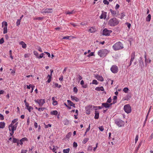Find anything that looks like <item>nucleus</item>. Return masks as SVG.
Segmentation results:
<instances>
[{"label": "nucleus", "mask_w": 153, "mask_h": 153, "mask_svg": "<svg viewBox=\"0 0 153 153\" xmlns=\"http://www.w3.org/2000/svg\"><path fill=\"white\" fill-rule=\"evenodd\" d=\"M119 23V21L115 18L111 19L108 21V25L111 27L117 25Z\"/></svg>", "instance_id": "obj_1"}, {"label": "nucleus", "mask_w": 153, "mask_h": 153, "mask_svg": "<svg viewBox=\"0 0 153 153\" xmlns=\"http://www.w3.org/2000/svg\"><path fill=\"white\" fill-rule=\"evenodd\" d=\"M71 100L73 101L75 100L76 102H78L79 101V99L75 96L71 95Z\"/></svg>", "instance_id": "obj_15"}, {"label": "nucleus", "mask_w": 153, "mask_h": 153, "mask_svg": "<svg viewBox=\"0 0 153 153\" xmlns=\"http://www.w3.org/2000/svg\"><path fill=\"white\" fill-rule=\"evenodd\" d=\"M111 97H110L107 100L106 102L107 103H110L111 101Z\"/></svg>", "instance_id": "obj_53"}, {"label": "nucleus", "mask_w": 153, "mask_h": 153, "mask_svg": "<svg viewBox=\"0 0 153 153\" xmlns=\"http://www.w3.org/2000/svg\"><path fill=\"white\" fill-rule=\"evenodd\" d=\"M131 95H127L126 99L124 100L128 101L131 98Z\"/></svg>", "instance_id": "obj_42"}, {"label": "nucleus", "mask_w": 153, "mask_h": 153, "mask_svg": "<svg viewBox=\"0 0 153 153\" xmlns=\"http://www.w3.org/2000/svg\"><path fill=\"white\" fill-rule=\"evenodd\" d=\"M115 123L119 127H122L124 125V122L120 119H116Z\"/></svg>", "instance_id": "obj_5"}, {"label": "nucleus", "mask_w": 153, "mask_h": 153, "mask_svg": "<svg viewBox=\"0 0 153 153\" xmlns=\"http://www.w3.org/2000/svg\"><path fill=\"white\" fill-rule=\"evenodd\" d=\"M98 143H96V147H94L93 149L94 151H95L96 150L97 148L98 147Z\"/></svg>", "instance_id": "obj_60"}, {"label": "nucleus", "mask_w": 153, "mask_h": 153, "mask_svg": "<svg viewBox=\"0 0 153 153\" xmlns=\"http://www.w3.org/2000/svg\"><path fill=\"white\" fill-rule=\"evenodd\" d=\"M123 48V44L120 42H117L112 46L113 49L115 51L122 49Z\"/></svg>", "instance_id": "obj_2"}, {"label": "nucleus", "mask_w": 153, "mask_h": 153, "mask_svg": "<svg viewBox=\"0 0 153 153\" xmlns=\"http://www.w3.org/2000/svg\"><path fill=\"white\" fill-rule=\"evenodd\" d=\"M0 119L1 120H3L4 119V117L3 115L1 114H0Z\"/></svg>", "instance_id": "obj_62"}, {"label": "nucleus", "mask_w": 153, "mask_h": 153, "mask_svg": "<svg viewBox=\"0 0 153 153\" xmlns=\"http://www.w3.org/2000/svg\"><path fill=\"white\" fill-rule=\"evenodd\" d=\"M89 31L91 33H94L96 31V29L94 27H92L90 28Z\"/></svg>", "instance_id": "obj_23"}, {"label": "nucleus", "mask_w": 153, "mask_h": 153, "mask_svg": "<svg viewBox=\"0 0 153 153\" xmlns=\"http://www.w3.org/2000/svg\"><path fill=\"white\" fill-rule=\"evenodd\" d=\"M75 11L74 10H73L71 11H68L66 13L67 14H71L75 13Z\"/></svg>", "instance_id": "obj_30"}, {"label": "nucleus", "mask_w": 153, "mask_h": 153, "mask_svg": "<svg viewBox=\"0 0 153 153\" xmlns=\"http://www.w3.org/2000/svg\"><path fill=\"white\" fill-rule=\"evenodd\" d=\"M21 140H22V141H27V139L26 138V137H23V138H22Z\"/></svg>", "instance_id": "obj_63"}, {"label": "nucleus", "mask_w": 153, "mask_h": 153, "mask_svg": "<svg viewBox=\"0 0 153 153\" xmlns=\"http://www.w3.org/2000/svg\"><path fill=\"white\" fill-rule=\"evenodd\" d=\"M95 77L98 81L102 82L104 80V79L102 76L97 75Z\"/></svg>", "instance_id": "obj_13"}, {"label": "nucleus", "mask_w": 153, "mask_h": 153, "mask_svg": "<svg viewBox=\"0 0 153 153\" xmlns=\"http://www.w3.org/2000/svg\"><path fill=\"white\" fill-rule=\"evenodd\" d=\"M7 27H4L3 33L5 34L7 33Z\"/></svg>", "instance_id": "obj_31"}, {"label": "nucleus", "mask_w": 153, "mask_h": 153, "mask_svg": "<svg viewBox=\"0 0 153 153\" xmlns=\"http://www.w3.org/2000/svg\"><path fill=\"white\" fill-rule=\"evenodd\" d=\"M112 104H108L107 103H103L102 104V105L103 107H104L105 108H109L112 105Z\"/></svg>", "instance_id": "obj_12"}, {"label": "nucleus", "mask_w": 153, "mask_h": 153, "mask_svg": "<svg viewBox=\"0 0 153 153\" xmlns=\"http://www.w3.org/2000/svg\"><path fill=\"white\" fill-rule=\"evenodd\" d=\"M95 90L98 91H104V89L102 86L97 87L95 88Z\"/></svg>", "instance_id": "obj_18"}, {"label": "nucleus", "mask_w": 153, "mask_h": 153, "mask_svg": "<svg viewBox=\"0 0 153 153\" xmlns=\"http://www.w3.org/2000/svg\"><path fill=\"white\" fill-rule=\"evenodd\" d=\"M27 152V150H22L21 153H26Z\"/></svg>", "instance_id": "obj_64"}, {"label": "nucleus", "mask_w": 153, "mask_h": 153, "mask_svg": "<svg viewBox=\"0 0 153 153\" xmlns=\"http://www.w3.org/2000/svg\"><path fill=\"white\" fill-rule=\"evenodd\" d=\"M33 53L37 58L39 56L38 53L36 51H34L33 52Z\"/></svg>", "instance_id": "obj_39"}, {"label": "nucleus", "mask_w": 153, "mask_h": 153, "mask_svg": "<svg viewBox=\"0 0 153 153\" xmlns=\"http://www.w3.org/2000/svg\"><path fill=\"white\" fill-rule=\"evenodd\" d=\"M99 129L101 131H103L104 130V128L102 126H101L99 127Z\"/></svg>", "instance_id": "obj_59"}, {"label": "nucleus", "mask_w": 153, "mask_h": 153, "mask_svg": "<svg viewBox=\"0 0 153 153\" xmlns=\"http://www.w3.org/2000/svg\"><path fill=\"white\" fill-rule=\"evenodd\" d=\"M45 109V108L44 107L39 108L38 109V111H43Z\"/></svg>", "instance_id": "obj_51"}, {"label": "nucleus", "mask_w": 153, "mask_h": 153, "mask_svg": "<svg viewBox=\"0 0 153 153\" xmlns=\"http://www.w3.org/2000/svg\"><path fill=\"white\" fill-rule=\"evenodd\" d=\"M128 88L127 87H125L123 89V91L125 93H128Z\"/></svg>", "instance_id": "obj_41"}, {"label": "nucleus", "mask_w": 153, "mask_h": 153, "mask_svg": "<svg viewBox=\"0 0 153 153\" xmlns=\"http://www.w3.org/2000/svg\"><path fill=\"white\" fill-rule=\"evenodd\" d=\"M94 56V53L93 52H91L90 53L88 54L87 56L88 57H90L92 56Z\"/></svg>", "instance_id": "obj_49"}, {"label": "nucleus", "mask_w": 153, "mask_h": 153, "mask_svg": "<svg viewBox=\"0 0 153 153\" xmlns=\"http://www.w3.org/2000/svg\"><path fill=\"white\" fill-rule=\"evenodd\" d=\"M120 18L121 19H123V17L125 16V13L124 12H123L121 13L120 14Z\"/></svg>", "instance_id": "obj_36"}, {"label": "nucleus", "mask_w": 153, "mask_h": 153, "mask_svg": "<svg viewBox=\"0 0 153 153\" xmlns=\"http://www.w3.org/2000/svg\"><path fill=\"white\" fill-rule=\"evenodd\" d=\"M92 84L95 85H97L98 84V82L96 80L94 79L93 80Z\"/></svg>", "instance_id": "obj_35"}, {"label": "nucleus", "mask_w": 153, "mask_h": 153, "mask_svg": "<svg viewBox=\"0 0 153 153\" xmlns=\"http://www.w3.org/2000/svg\"><path fill=\"white\" fill-rule=\"evenodd\" d=\"M20 19H18L17 20L16 22V25L17 26H18L20 25Z\"/></svg>", "instance_id": "obj_43"}, {"label": "nucleus", "mask_w": 153, "mask_h": 153, "mask_svg": "<svg viewBox=\"0 0 153 153\" xmlns=\"http://www.w3.org/2000/svg\"><path fill=\"white\" fill-rule=\"evenodd\" d=\"M53 9L52 8H46L45 9L44 11H43L42 13H51L53 12Z\"/></svg>", "instance_id": "obj_10"}, {"label": "nucleus", "mask_w": 153, "mask_h": 153, "mask_svg": "<svg viewBox=\"0 0 153 153\" xmlns=\"http://www.w3.org/2000/svg\"><path fill=\"white\" fill-rule=\"evenodd\" d=\"M13 143H16L17 144V146H19V140L18 139H16L15 138H13Z\"/></svg>", "instance_id": "obj_20"}, {"label": "nucleus", "mask_w": 153, "mask_h": 153, "mask_svg": "<svg viewBox=\"0 0 153 153\" xmlns=\"http://www.w3.org/2000/svg\"><path fill=\"white\" fill-rule=\"evenodd\" d=\"M68 103V105H70V106H71L72 104H73V102H72L71 101L69 100H68L67 101Z\"/></svg>", "instance_id": "obj_38"}, {"label": "nucleus", "mask_w": 153, "mask_h": 153, "mask_svg": "<svg viewBox=\"0 0 153 153\" xmlns=\"http://www.w3.org/2000/svg\"><path fill=\"white\" fill-rule=\"evenodd\" d=\"M77 79L78 80H81L82 79V77L80 75H77Z\"/></svg>", "instance_id": "obj_46"}, {"label": "nucleus", "mask_w": 153, "mask_h": 153, "mask_svg": "<svg viewBox=\"0 0 153 153\" xmlns=\"http://www.w3.org/2000/svg\"><path fill=\"white\" fill-rule=\"evenodd\" d=\"M63 122L65 125H68L69 124V120L67 119H65L63 121Z\"/></svg>", "instance_id": "obj_19"}, {"label": "nucleus", "mask_w": 153, "mask_h": 153, "mask_svg": "<svg viewBox=\"0 0 153 153\" xmlns=\"http://www.w3.org/2000/svg\"><path fill=\"white\" fill-rule=\"evenodd\" d=\"M70 149L69 148H67L66 149H64L63 152L64 153H68L69 152Z\"/></svg>", "instance_id": "obj_28"}, {"label": "nucleus", "mask_w": 153, "mask_h": 153, "mask_svg": "<svg viewBox=\"0 0 153 153\" xmlns=\"http://www.w3.org/2000/svg\"><path fill=\"white\" fill-rule=\"evenodd\" d=\"M103 2L105 4L108 5L109 4V2L107 0H103Z\"/></svg>", "instance_id": "obj_44"}, {"label": "nucleus", "mask_w": 153, "mask_h": 153, "mask_svg": "<svg viewBox=\"0 0 153 153\" xmlns=\"http://www.w3.org/2000/svg\"><path fill=\"white\" fill-rule=\"evenodd\" d=\"M82 88H86L88 87L87 85L86 84H85L84 83L82 85Z\"/></svg>", "instance_id": "obj_61"}, {"label": "nucleus", "mask_w": 153, "mask_h": 153, "mask_svg": "<svg viewBox=\"0 0 153 153\" xmlns=\"http://www.w3.org/2000/svg\"><path fill=\"white\" fill-rule=\"evenodd\" d=\"M110 11L111 12L112 15L113 16H114L116 14L118 15L119 14V11H117L115 10H114L111 9H110Z\"/></svg>", "instance_id": "obj_14"}, {"label": "nucleus", "mask_w": 153, "mask_h": 153, "mask_svg": "<svg viewBox=\"0 0 153 153\" xmlns=\"http://www.w3.org/2000/svg\"><path fill=\"white\" fill-rule=\"evenodd\" d=\"M73 147L76 148L77 146V143L75 142H74L73 143Z\"/></svg>", "instance_id": "obj_54"}, {"label": "nucleus", "mask_w": 153, "mask_h": 153, "mask_svg": "<svg viewBox=\"0 0 153 153\" xmlns=\"http://www.w3.org/2000/svg\"><path fill=\"white\" fill-rule=\"evenodd\" d=\"M72 133L71 132L68 133L66 136V138L67 139H69L71 136Z\"/></svg>", "instance_id": "obj_29"}, {"label": "nucleus", "mask_w": 153, "mask_h": 153, "mask_svg": "<svg viewBox=\"0 0 153 153\" xmlns=\"http://www.w3.org/2000/svg\"><path fill=\"white\" fill-rule=\"evenodd\" d=\"M44 55V53H42L41 54H40L39 56H38V57H37V58L39 59H41L43 57V56Z\"/></svg>", "instance_id": "obj_37"}, {"label": "nucleus", "mask_w": 153, "mask_h": 153, "mask_svg": "<svg viewBox=\"0 0 153 153\" xmlns=\"http://www.w3.org/2000/svg\"><path fill=\"white\" fill-rule=\"evenodd\" d=\"M34 101L35 102L38 104L40 106H42L45 102V99L35 100Z\"/></svg>", "instance_id": "obj_8"}, {"label": "nucleus", "mask_w": 153, "mask_h": 153, "mask_svg": "<svg viewBox=\"0 0 153 153\" xmlns=\"http://www.w3.org/2000/svg\"><path fill=\"white\" fill-rule=\"evenodd\" d=\"M4 42V40L3 38H1L0 39V44H3Z\"/></svg>", "instance_id": "obj_56"}, {"label": "nucleus", "mask_w": 153, "mask_h": 153, "mask_svg": "<svg viewBox=\"0 0 153 153\" xmlns=\"http://www.w3.org/2000/svg\"><path fill=\"white\" fill-rule=\"evenodd\" d=\"M139 62L140 64L141 65V67L142 68L144 66V63L143 62L142 60V58L140 57V59L139 61Z\"/></svg>", "instance_id": "obj_22"}, {"label": "nucleus", "mask_w": 153, "mask_h": 153, "mask_svg": "<svg viewBox=\"0 0 153 153\" xmlns=\"http://www.w3.org/2000/svg\"><path fill=\"white\" fill-rule=\"evenodd\" d=\"M18 122H16L14 125L10 124L9 126V130L11 131L10 133V135L12 136L14 134V131H16L18 125Z\"/></svg>", "instance_id": "obj_3"}, {"label": "nucleus", "mask_w": 153, "mask_h": 153, "mask_svg": "<svg viewBox=\"0 0 153 153\" xmlns=\"http://www.w3.org/2000/svg\"><path fill=\"white\" fill-rule=\"evenodd\" d=\"M142 142H140L139 143V144L137 147L136 148V150L137 151H138L139 150V148H140V146H141V145H142Z\"/></svg>", "instance_id": "obj_40"}, {"label": "nucleus", "mask_w": 153, "mask_h": 153, "mask_svg": "<svg viewBox=\"0 0 153 153\" xmlns=\"http://www.w3.org/2000/svg\"><path fill=\"white\" fill-rule=\"evenodd\" d=\"M52 74H51V73H50V74H48L47 77V78H48V79L47 81V82L48 83H50L51 80L52 79Z\"/></svg>", "instance_id": "obj_16"}, {"label": "nucleus", "mask_w": 153, "mask_h": 153, "mask_svg": "<svg viewBox=\"0 0 153 153\" xmlns=\"http://www.w3.org/2000/svg\"><path fill=\"white\" fill-rule=\"evenodd\" d=\"M87 24V22H83L80 23V25L82 26L86 25Z\"/></svg>", "instance_id": "obj_55"}, {"label": "nucleus", "mask_w": 153, "mask_h": 153, "mask_svg": "<svg viewBox=\"0 0 153 153\" xmlns=\"http://www.w3.org/2000/svg\"><path fill=\"white\" fill-rule=\"evenodd\" d=\"M73 91L75 93H76L77 92V89L76 87H74V88Z\"/></svg>", "instance_id": "obj_58"}, {"label": "nucleus", "mask_w": 153, "mask_h": 153, "mask_svg": "<svg viewBox=\"0 0 153 153\" xmlns=\"http://www.w3.org/2000/svg\"><path fill=\"white\" fill-rule=\"evenodd\" d=\"M19 44L21 45L22 47L24 49L26 48L27 47L26 44L23 41L20 42L19 43Z\"/></svg>", "instance_id": "obj_17"}, {"label": "nucleus", "mask_w": 153, "mask_h": 153, "mask_svg": "<svg viewBox=\"0 0 153 153\" xmlns=\"http://www.w3.org/2000/svg\"><path fill=\"white\" fill-rule=\"evenodd\" d=\"M58 112L56 110H54L51 111V115H57L58 114Z\"/></svg>", "instance_id": "obj_26"}, {"label": "nucleus", "mask_w": 153, "mask_h": 153, "mask_svg": "<svg viewBox=\"0 0 153 153\" xmlns=\"http://www.w3.org/2000/svg\"><path fill=\"white\" fill-rule=\"evenodd\" d=\"M111 30H108L107 28H105L103 31L102 34L103 35L108 36L110 35V33L112 32Z\"/></svg>", "instance_id": "obj_9"}, {"label": "nucleus", "mask_w": 153, "mask_h": 153, "mask_svg": "<svg viewBox=\"0 0 153 153\" xmlns=\"http://www.w3.org/2000/svg\"><path fill=\"white\" fill-rule=\"evenodd\" d=\"M18 120V119H15L12 121L11 123L10 124L14 125V123L16 122Z\"/></svg>", "instance_id": "obj_32"}, {"label": "nucleus", "mask_w": 153, "mask_h": 153, "mask_svg": "<svg viewBox=\"0 0 153 153\" xmlns=\"http://www.w3.org/2000/svg\"><path fill=\"white\" fill-rule=\"evenodd\" d=\"M112 73L114 74L117 73L118 71V67L116 65H113L110 69Z\"/></svg>", "instance_id": "obj_7"}, {"label": "nucleus", "mask_w": 153, "mask_h": 153, "mask_svg": "<svg viewBox=\"0 0 153 153\" xmlns=\"http://www.w3.org/2000/svg\"><path fill=\"white\" fill-rule=\"evenodd\" d=\"M124 110L127 114L130 113L131 111V107L129 104L125 105L124 106Z\"/></svg>", "instance_id": "obj_6"}, {"label": "nucleus", "mask_w": 153, "mask_h": 153, "mask_svg": "<svg viewBox=\"0 0 153 153\" xmlns=\"http://www.w3.org/2000/svg\"><path fill=\"white\" fill-rule=\"evenodd\" d=\"M99 112L97 111H95V116L94 117V119H97L99 117Z\"/></svg>", "instance_id": "obj_21"}, {"label": "nucleus", "mask_w": 153, "mask_h": 153, "mask_svg": "<svg viewBox=\"0 0 153 153\" xmlns=\"http://www.w3.org/2000/svg\"><path fill=\"white\" fill-rule=\"evenodd\" d=\"M43 19V17H38L36 18H34L33 19L34 20H42Z\"/></svg>", "instance_id": "obj_33"}, {"label": "nucleus", "mask_w": 153, "mask_h": 153, "mask_svg": "<svg viewBox=\"0 0 153 153\" xmlns=\"http://www.w3.org/2000/svg\"><path fill=\"white\" fill-rule=\"evenodd\" d=\"M108 53V51L107 49H102L100 50L98 52V55L101 57H104L106 56Z\"/></svg>", "instance_id": "obj_4"}, {"label": "nucleus", "mask_w": 153, "mask_h": 153, "mask_svg": "<svg viewBox=\"0 0 153 153\" xmlns=\"http://www.w3.org/2000/svg\"><path fill=\"white\" fill-rule=\"evenodd\" d=\"M27 109L28 110L29 112H31V109H33V108L31 106H29V107L27 108Z\"/></svg>", "instance_id": "obj_45"}, {"label": "nucleus", "mask_w": 153, "mask_h": 153, "mask_svg": "<svg viewBox=\"0 0 153 153\" xmlns=\"http://www.w3.org/2000/svg\"><path fill=\"white\" fill-rule=\"evenodd\" d=\"M2 27H7V22H3L2 23Z\"/></svg>", "instance_id": "obj_27"}, {"label": "nucleus", "mask_w": 153, "mask_h": 153, "mask_svg": "<svg viewBox=\"0 0 153 153\" xmlns=\"http://www.w3.org/2000/svg\"><path fill=\"white\" fill-rule=\"evenodd\" d=\"M52 104L53 105H56L58 104L56 100L53 101L52 102Z\"/></svg>", "instance_id": "obj_52"}, {"label": "nucleus", "mask_w": 153, "mask_h": 153, "mask_svg": "<svg viewBox=\"0 0 153 153\" xmlns=\"http://www.w3.org/2000/svg\"><path fill=\"white\" fill-rule=\"evenodd\" d=\"M125 24L127 26V27L129 29L130 28L131 26V24H130V23L128 22H126V23Z\"/></svg>", "instance_id": "obj_50"}, {"label": "nucleus", "mask_w": 153, "mask_h": 153, "mask_svg": "<svg viewBox=\"0 0 153 153\" xmlns=\"http://www.w3.org/2000/svg\"><path fill=\"white\" fill-rule=\"evenodd\" d=\"M89 139L88 138H85L82 141V143L84 144Z\"/></svg>", "instance_id": "obj_34"}, {"label": "nucleus", "mask_w": 153, "mask_h": 153, "mask_svg": "<svg viewBox=\"0 0 153 153\" xmlns=\"http://www.w3.org/2000/svg\"><path fill=\"white\" fill-rule=\"evenodd\" d=\"M107 13L106 12H103L102 11V13L100 16V19H105L106 18Z\"/></svg>", "instance_id": "obj_11"}, {"label": "nucleus", "mask_w": 153, "mask_h": 153, "mask_svg": "<svg viewBox=\"0 0 153 153\" xmlns=\"http://www.w3.org/2000/svg\"><path fill=\"white\" fill-rule=\"evenodd\" d=\"M138 138H139V135L138 134H137L136 135V137H135V143H136L138 140Z\"/></svg>", "instance_id": "obj_47"}, {"label": "nucleus", "mask_w": 153, "mask_h": 153, "mask_svg": "<svg viewBox=\"0 0 153 153\" xmlns=\"http://www.w3.org/2000/svg\"><path fill=\"white\" fill-rule=\"evenodd\" d=\"M71 37H73V36H65L63 38V39H69V38Z\"/></svg>", "instance_id": "obj_48"}, {"label": "nucleus", "mask_w": 153, "mask_h": 153, "mask_svg": "<svg viewBox=\"0 0 153 153\" xmlns=\"http://www.w3.org/2000/svg\"><path fill=\"white\" fill-rule=\"evenodd\" d=\"M30 124V118L28 117L27 121V125L29 126Z\"/></svg>", "instance_id": "obj_57"}, {"label": "nucleus", "mask_w": 153, "mask_h": 153, "mask_svg": "<svg viewBox=\"0 0 153 153\" xmlns=\"http://www.w3.org/2000/svg\"><path fill=\"white\" fill-rule=\"evenodd\" d=\"M5 123L4 122H0V128H3L5 127Z\"/></svg>", "instance_id": "obj_24"}, {"label": "nucleus", "mask_w": 153, "mask_h": 153, "mask_svg": "<svg viewBox=\"0 0 153 153\" xmlns=\"http://www.w3.org/2000/svg\"><path fill=\"white\" fill-rule=\"evenodd\" d=\"M151 15L150 14H149L146 18V20L147 22H150L151 19Z\"/></svg>", "instance_id": "obj_25"}]
</instances>
